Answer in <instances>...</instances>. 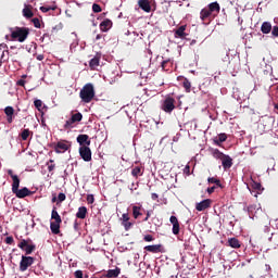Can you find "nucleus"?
Segmentation results:
<instances>
[{
    "instance_id": "1",
    "label": "nucleus",
    "mask_w": 278,
    "mask_h": 278,
    "mask_svg": "<svg viewBox=\"0 0 278 278\" xmlns=\"http://www.w3.org/2000/svg\"><path fill=\"white\" fill-rule=\"evenodd\" d=\"M8 175H10L12 179V192L14 195L17 197V199H25V197H29L31 194V191L27 189V187H24L22 189H18L21 186V179L12 169H8Z\"/></svg>"
},
{
    "instance_id": "2",
    "label": "nucleus",
    "mask_w": 278,
    "mask_h": 278,
    "mask_svg": "<svg viewBox=\"0 0 278 278\" xmlns=\"http://www.w3.org/2000/svg\"><path fill=\"white\" fill-rule=\"evenodd\" d=\"M94 86L92 84H86L79 92V97L83 103H90L94 99Z\"/></svg>"
},
{
    "instance_id": "3",
    "label": "nucleus",
    "mask_w": 278,
    "mask_h": 278,
    "mask_svg": "<svg viewBox=\"0 0 278 278\" xmlns=\"http://www.w3.org/2000/svg\"><path fill=\"white\" fill-rule=\"evenodd\" d=\"M29 36V29L25 27H15L11 29V38L17 42H25Z\"/></svg>"
},
{
    "instance_id": "4",
    "label": "nucleus",
    "mask_w": 278,
    "mask_h": 278,
    "mask_svg": "<svg viewBox=\"0 0 278 278\" xmlns=\"http://www.w3.org/2000/svg\"><path fill=\"white\" fill-rule=\"evenodd\" d=\"M81 118H84V115L81 113L73 114L71 118L65 122L64 128L73 129V127H75V123H81Z\"/></svg>"
},
{
    "instance_id": "5",
    "label": "nucleus",
    "mask_w": 278,
    "mask_h": 278,
    "mask_svg": "<svg viewBox=\"0 0 278 278\" xmlns=\"http://www.w3.org/2000/svg\"><path fill=\"white\" fill-rule=\"evenodd\" d=\"M161 110H163V112H166L167 114H170V112H173V110H175V100H174V98L167 97L163 101Z\"/></svg>"
},
{
    "instance_id": "6",
    "label": "nucleus",
    "mask_w": 278,
    "mask_h": 278,
    "mask_svg": "<svg viewBox=\"0 0 278 278\" xmlns=\"http://www.w3.org/2000/svg\"><path fill=\"white\" fill-rule=\"evenodd\" d=\"M68 149H71V142L66 141V140H61V141L56 142V144L54 147L55 153H66V151H68Z\"/></svg>"
},
{
    "instance_id": "7",
    "label": "nucleus",
    "mask_w": 278,
    "mask_h": 278,
    "mask_svg": "<svg viewBox=\"0 0 278 278\" xmlns=\"http://www.w3.org/2000/svg\"><path fill=\"white\" fill-rule=\"evenodd\" d=\"M79 155L84 160V162L92 161V151L86 146L79 148Z\"/></svg>"
},
{
    "instance_id": "8",
    "label": "nucleus",
    "mask_w": 278,
    "mask_h": 278,
    "mask_svg": "<svg viewBox=\"0 0 278 278\" xmlns=\"http://www.w3.org/2000/svg\"><path fill=\"white\" fill-rule=\"evenodd\" d=\"M34 264V257L31 256H22V260L20 262V270L21 273H25L29 266Z\"/></svg>"
},
{
    "instance_id": "9",
    "label": "nucleus",
    "mask_w": 278,
    "mask_h": 278,
    "mask_svg": "<svg viewBox=\"0 0 278 278\" xmlns=\"http://www.w3.org/2000/svg\"><path fill=\"white\" fill-rule=\"evenodd\" d=\"M212 205V200L206 199L195 204V210L198 212H204V210H207Z\"/></svg>"
},
{
    "instance_id": "10",
    "label": "nucleus",
    "mask_w": 278,
    "mask_h": 278,
    "mask_svg": "<svg viewBox=\"0 0 278 278\" xmlns=\"http://www.w3.org/2000/svg\"><path fill=\"white\" fill-rule=\"evenodd\" d=\"M222 166L225 168V170H227V168H231V166H233V160L231 156L225 154L222 159Z\"/></svg>"
},
{
    "instance_id": "11",
    "label": "nucleus",
    "mask_w": 278,
    "mask_h": 278,
    "mask_svg": "<svg viewBox=\"0 0 278 278\" xmlns=\"http://www.w3.org/2000/svg\"><path fill=\"white\" fill-rule=\"evenodd\" d=\"M71 38L73 42L70 45V51L73 53L77 47H79V39H77V34L72 33Z\"/></svg>"
},
{
    "instance_id": "12",
    "label": "nucleus",
    "mask_w": 278,
    "mask_h": 278,
    "mask_svg": "<svg viewBox=\"0 0 278 278\" xmlns=\"http://www.w3.org/2000/svg\"><path fill=\"white\" fill-rule=\"evenodd\" d=\"M144 251H148L149 253H161L162 244L146 245Z\"/></svg>"
},
{
    "instance_id": "13",
    "label": "nucleus",
    "mask_w": 278,
    "mask_h": 278,
    "mask_svg": "<svg viewBox=\"0 0 278 278\" xmlns=\"http://www.w3.org/2000/svg\"><path fill=\"white\" fill-rule=\"evenodd\" d=\"M138 5L143 10V12H151V3L149 0H139Z\"/></svg>"
},
{
    "instance_id": "14",
    "label": "nucleus",
    "mask_w": 278,
    "mask_h": 278,
    "mask_svg": "<svg viewBox=\"0 0 278 278\" xmlns=\"http://www.w3.org/2000/svg\"><path fill=\"white\" fill-rule=\"evenodd\" d=\"M100 29L101 31H110L112 29V21L111 20H104L102 23H100Z\"/></svg>"
},
{
    "instance_id": "15",
    "label": "nucleus",
    "mask_w": 278,
    "mask_h": 278,
    "mask_svg": "<svg viewBox=\"0 0 278 278\" xmlns=\"http://www.w3.org/2000/svg\"><path fill=\"white\" fill-rule=\"evenodd\" d=\"M121 275V268L116 267L115 269H109L105 274L108 278H116Z\"/></svg>"
},
{
    "instance_id": "16",
    "label": "nucleus",
    "mask_w": 278,
    "mask_h": 278,
    "mask_svg": "<svg viewBox=\"0 0 278 278\" xmlns=\"http://www.w3.org/2000/svg\"><path fill=\"white\" fill-rule=\"evenodd\" d=\"M227 140V134L222 132L214 139V144L217 147H220L222 142H225Z\"/></svg>"
},
{
    "instance_id": "17",
    "label": "nucleus",
    "mask_w": 278,
    "mask_h": 278,
    "mask_svg": "<svg viewBox=\"0 0 278 278\" xmlns=\"http://www.w3.org/2000/svg\"><path fill=\"white\" fill-rule=\"evenodd\" d=\"M86 214H88V208L86 206H80L76 213V217L84 220V218H86Z\"/></svg>"
},
{
    "instance_id": "18",
    "label": "nucleus",
    "mask_w": 278,
    "mask_h": 278,
    "mask_svg": "<svg viewBox=\"0 0 278 278\" xmlns=\"http://www.w3.org/2000/svg\"><path fill=\"white\" fill-rule=\"evenodd\" d=\"M185 36H186V25H182L175 30V38H185Z\"/></svg>"
},
{
    "instance_id": "19",
    "label": "nucleus",
    "mask_w": 278,
    "mask_h": 278,
    "mask_svg": "<svg viewBox=\"0 0 278 278\" xmlns=\"http://www.w3.org/2000/svg\"><path fill=\"white\" fill-rule=\"evenodd\" d=\"M88 135H79L77 137L78 144H87V147H90V140H88Z\"/></svg>"
},
{
    "instance_id": "20",
    "label": "nucleus",
    "mask_w": 278,
    "mask_h": 278,
    "mask_svg": "<svg viewBox=\"0 0 278 278\" xmlns=\"http://www.w3.org/2000/svg\"><path fill=\"white\" fill-rule=\"evenodd\" d=\"M273 30V25L270 22H264L261 26V31L262 34H268L269 31Z\"/></svg>"
},
{
    "instance_id": "21",
    "label": "nucleus",
    "mask_w": 278,
    "mask_h": 278,
    "mask_svg": "<svg viewBox=\"0 0 278 278\" xmlns=\"http://www.w3.org/2000/svg\"><path fill=\"white\" fill-rule=\"evenodd\" d=\"M51 219L54 220V223H62V217L58 213V208L56 207H53V210H52Z\"/></svg>"
},
{
    "instance_id": "22",
    "label": "nucleus",
    "mask_w": 278,
    "mask_h": 278,
    "mask_svg": "<svg viewBox=\"0 0 278 278\" xmlns=\"http://www.w3.org/2000/svg\"><path fill=\"white\" fill-rule=\"evenodd\" d=\"M62 223H58V222H51L50 223V229H51L52 233H54V235L60 233V225Z\"/></svg>"
},
{
    "instance_id": "23",
    "label": "nucleus",
    "mask_w": 278,
    "mask_h": 278,
    "mask_svg": "<svg viewBox=\"0 0 278 278\" xmlns=\"http://www.w3.org/2000/svg\"><path fill=\"white\" fill-rule=\"evenodd\" d=\"M228 245H230L231 249H240V247H241L240 240H238L236 238H230V239H228Z\"/></svg>"
},
{
    "instance_id": "24",
    "label": "nucleus",
    "mask_w": 278,
    "mask_h": 278,
    "mask_svg": "<svg viewBox=\"0 0 278 278\" xmlns=\"http://www.w3.org/2000/svg\"><path fill=\"white\" fill-rule=\"evenodd\" d=\"M23 16H25V18H31V16H34V12H31V8H29V5L25 4V8L23 9Z\"/></svg>"
},
{
    "instance_id": "25",
    "label": "nucleus",
    "mask_w": 278,
    "mask_h": 278,
    "mask_svg": "<svg viewBox=\"0 0 278 278\" xmlns=\"http://www.w3.org/2000/svg\"><path fill=\"white\" fill-rule=\"evenodd\" d=\"M211 153H212V155H213V157H215V160H220L222 161V159L224 157V153L223 152H220V150H218V149H212L211 150Z\"/></svg>"
},
{
    "instance_id": "26",
    "label": "nucleus",
    "mask_w": 278,
    "mask_h": 278,
    "mask_svg": "<svg viewBox=\"0 0 278 278\" xmlns=\"http://www.w3.org/2000/svg\"><path fill=\"white\" fill-rule=\"evenodd\" d=\"M208 10L212 12H220V4L218 2H213L208 5Z\"/></svg>"
},
{
    "instance_id": "27",
    "label": "nucleus",
    "mask_w": 278,
    "mask_h": 278,
    "mask_svg": "<svg viewBox=\"0 0 278 278\" xmlns=\"http://www.w3.org/2000/svg\"><path fill=\"white\" fill-rule=\"evenodd\" d=\"M212 11L210 9H203L200 13V18L202 21H205V18H207L208 16H211Z\"/></svg>"
},
{
    "instance_id": "28",
    "label": "nucleus",
    "mask_w": 278,
    "mask_h": 278,
    "mask_svg": "<svg viewBox=\"0 0 278 278\" xmlns=\"http://www.w3.org/2000/svg\"><path fill=\"white\" fill-rule=\"evenodd\" d=\"M131 175L132 177H136V179H138V177L142 175V168H140V166L134 167L131 170Z\"/></svg>"
},
{
    "instance_id": "29",
    "label": "nucleus",
    "mask_w": 278,
    "mask_h": 278,
    "mask_svg": "<svg viewBox=\"0 0 278 278\" xmlns=\"http://www.w3.org/2000/svg\"><path fill=\"white\" fill-rule=\"evenodd\" d=\"M182 86H184L186 92H190V90L192 88V84L190 83V80L188 78L184 79Z\"/></svg>"
},
{
    "instance_id": "30",
    "label": "nucleus",
    "mask_w": 278,
    "mask_h": 278,
    "mask_svg": "<svg viewBox=\"0 0 278 278\" xmlns=\"http://www.w3.org/2000/svg\"><path fill=\"white\" fill-rule=\"evenodd\" d=\"M89 66L90 68H92V71H94V68L99 66V58L94 56L93 59H91L89 62Z\"/></svg>"
},
{
    "instance_id": "31",
    "label": "nucleus",
    "mask_w": 278,
    "mask_h": 278,
    "mask_svg": "<svg viewBox=\"0 0 278 278\" xmlns=\"http://www.w3.org/2000/svg\"><path fill=\"white\" fill-rule=\"evenodd\" d=\"M141 207L140 206H132V215L134 218H138V216H142V213L140 212Z\"/></svg>"
},
{
    "instance_id": "32",
    "label": "nucleus",
    "mask_w": 278,
    "mask_h": 278,
    "mask_svg": "<svg viewBox=\"0 0 278 278\" xmlns=\"http://www.w3.org/2000/svg\"><path fill=\"white\" fill-rule=\"evenodd\" d=\"M34 249H36L35 245H29V243L26 245V248H24V251L26 253V255H31V253H34Z\"/></svg>"
},
{
    "instance_id": "33",
    "label": "nucleus",
    "mask_w": 278,
    "mask_h": 278,
    "mask_svg": "<svg viewBox=\"0 0 278 278\" xmlns=\"http://www.w3.org/2000/svg\"><path fill=\"white\" fill-rule=\"evenodd\" d=\"M4 114H5L7 116H14V108H12V106H7V108L4 109Z\"/></svg>"
},
{
    "instance_id": "34",
    "label": "nucleus",
    "mask_w": 278,
    "mask_h": 278,
    "mask_svg": "<svg viewBox=\"0 0 278 278\" xmlns=\"http://www.w3.org/2000/svg\"><path fill=\"white\" fill-rule=\"evenodd\" d=\"M31 134V131L29 129H24L21 134V138L22 140H27V138H29V135Z\"/></svg>"
},
{
    "instance_id": "35",
    "label": "nucleus",
    "mask_w": 278,
    "mask_h": 278,
    "mask_svg": "<svg viewBox=\"0 0 278 278\" xmlns=\"http://www.w3.org/2000/svg\"><path fill=\"white\" fill-rule=\"evenodd\" d=\"M208 184H215L216 186H218V188H220V180H218V178H215V177H210L207 179Z\"/></svg>"
},
{
    "instance_id": "36",
    "label": "nucleus",
    "mask_w": 278,
    "mask_h": 278,
    "mask_svg": "<svg viewBox=\"0 0 278 278\" xmlns=\"http://www.w3.org/2000/svg\"><path fill=\"white\" fill-rule=\"evenodd\" d=\"M122 225H123V227H124V229H125L126 231H129L130 227H134V224H132L131 222H129V220H127V222H122Z\"/></svg>"
},
{
    "instance_id": "37",
    "label": "nucleus",
    "mask_w": 278,
    "mask_h": 278,
    "mask_svg": "<svg viewBox=\"0 0 278 278\" xmlns=\"http://www.w3.org/2000/svg\"><path fill=\"white\" fill-rule=\"evenodd\" d=\"M41 12L47 13V12H51V10H55V7H49V5H45V7H40Z\"/></svg>"
},
{
    "instance_id": "38",
    "label": "nucleus",
    "mask_w": 278,
    "mask_h": 278,
    "mask_svg": "<svg viewBox=\"0 0 278 278\" xmlns=\"http://www.w3.org/2000/svg\"><path fill=\"white\" fill-rule=\"evenodd\" d=\"M48 170L49 173H52V170H55V164H53V160H50L48 163Z\"/></svg>"
},
{
    "instance_id": "39",
    "label": "nucleus",
    "mask_w": 278,
    "mask_h": 278,
    "mask_svg": "<svg viewBox=\"0 0 278 278\" xmlns=\"http://www.w3.org/2000/svg\"><path fill=\"white\" fill-rule=\"evenodd\" d=\"M172 231H173L174 236H179V223L173 225Z\"/></svg>"
},
{
    "instance_id": "40",
    "label": "nucleus",
    "mask_w": 278,
    "mask_h": 278,
    "mask_svg": "<svg viewBox=\"0 0 278 278\" xmlns=\"http://www.w3.org/2000/svg\"><path fill=\"white\" fill-rule=\"evenodd\" d=\"M34 105L40 112V109L42 108V100H35Z\"/></svg>"
},
{
    "instance_id": "41",
    "label": "nucleus",
    "mask_w": 278,
    "mask_h": 278,
    "mask_svg": "<svg viewBox=\"0 0 278 278\" xmlns=\"http://www.w3.org/2000/svg\"><path fill=\"white\" fill-rule=\"evenodd\" d=\"M27 240L23 239L20 243H18V249H22V251H24V249L26 248L27 245Z\"/></svg>"
},
{
    "instance_id": "42",
    "label": "nucleus",
    "mask_w": 278,
    "mask_h": 278,
    "mask_svg": "<svg viewBox=\"0 0 278 278\" xmlns=\"http://www.w3.org/2000/svg\"><path fill=\"white\" fill-rule=\"evenodd\" d=\"M92 11L96 13V14H99V12H101V5L94 3L92 5Z\"/></svg>"
},
{
    "instance_id": "43",
    "label": "nucleus",
    "mask_w": 278,
    "mask_h": 278,
    "mask_svg": "<svg viewBox=\"0 0 278 278\" xmlns=\"http://www.w3.org/2000/svg\"><path fill=\"white\" fill-rule=\"evenodd\" d=\"M169 223H172V225H177L179 224V220L177 219V216L172 215L169 218Z\"/></svg>"
},
{
    "instance_id": "44",
    "label": "nucleus",
    "mask_w": 278,
    "mask_h": 278,
    "mask_svg": "<svg viewBox=\"0 0 278 278\" xmlns=\"http://www.w3.org/2000/svg\"><path fill=\"white\" fill-rule=\"evenodd\" d=\"M87 203H89L90 205H92V203H94V195L93 194H88L87 195Z\"/></svg>"
},
{
    "instance_id": "45",
    "label": "nucleus",
    "mask_w": 278,
    "mask_h": 278,
    "mask_svg": "<svg viewBox=\"0 0 278 278\" xmlns=\"http://www.w3.org/2000/svg\"><path fill=\"white\" fill-rule=\"evenodd\" d=\"M58 201H59V203H62V201H66V194H64V193H59V195H58Z\"/></svg>"
},
{
    "instance_id": "46",
    "label": "nucleus",
    "mask_w": 278,
    "mask_h": 278,
    "mask_svg": "<svg viewBox=\"0 0 278 278\" xmlns=\"http://www.w3.org/2000/svg\"><path fill=\"white\" fill-rule=\"evenodd\" d=\"M127 220H129V213H124L122 215V223H127Z\"/></svg>"
},
{
    "instance_id": "47",
    "label": "nucleus",
    "mask_w": 278,
    "mask_h": 278,
    "mask_svg": "<svg viewBox=\"0 0 278 278\" xmlns=\"http://www.w3.org/2000/svg\"><path fill=\"white\" fill-rule=\"evenodd\" d=\"M271 36H274L275 38H278V26H274L271 30Z\"/></svg>"
},
{
    "instance_id": "48",
    "label": "nucleus",
    "mask_w": 278,
    "mask_h": 278,
    "mask_svg": "<svg viewBox=\"0 0 278 278\" xmlns=\"http://www.w3.org/2000/svg\"><path fill=\"white\" fill-rule=\"evenodd\" d=\"M143 240H144L146 242H153V236H152V235H146L144 238H143Z\"/></svg>"
},
{
    "instance_id": "49",
    "label": "nucleus",
    "mask_w": 278,
    "mask_h": 278,
    "mask_svg": "<svg viewBox=\"0 0 278 278\" xmlns=\"http://www.w3.org/2000/svg\"><path fill=\"white\" fill-rule=\"evenodd\" d=\"M74 276H75L76 278H84V271H81V270H76V271L74 273Z\"/></svg>"
},
{
    "instance_id": "50",
    "label": "nucleus",
    "mask_w": 278,
    "mask_h": 278,
    "mask_svg": "<svg viewBox=\"0 0 278 278\" xmlns=\"http://www.w3.org/2000/svg\"><path fill=\"white\" fill-rule=\"evenodd\" d=\"M5 243L7 244H14V238L13 237H7L5 238Z\"/></svg>"
},
{
    "instance_id": "51",
    "label": "nucleus",
    "mask_w": 278,
    "mask_h": 278,
    "mask_svg": "<svg viewBox=\"0 0 278 278\" xmlns=\"http://www.w3.org/2000/svg\"><path fill=\"white\" fill-rule=\"evenodd\" d=\"M33 23H34L35 27L40 28V20L34 18Z\"/></svg>"
},
{
    "instance_id": "52",
    "label": "nucleus",
    "mask_w": 278,
    "mask_h": 278,
    "mask_svg": "<svg viewBox=\"0 0 278 278\" xmlns=\"http://www.w3.org/2000/svg\"><path fill=\"white\" fill-rule=\"evenodd\" d=\"M214 190H216V186H213V187L207 188V189H206V192H207L208 194H212V193H214Z\"/></svg>"
},
{
    "instance_id": "53",
    "label": "nucleus",
    "mask_w": 278,
    "mask_h": 278,
    "mask_svg": "<svg viewBox=\"0 0 278 278\" xmlns=\"http://www.w3.org/2000/svg\"><path fill=\"white\" fill-rule=\"evenodd\" d=\"M36 59L39 61V62H42V60H45V54H38L36 56Z\"/></svg>"
},
{
    "instance_id": "54",
    "label": "nucleus",
    "mask_w": 278,
    "mask_h": 278,
    "mask_svg": "<svg viewBox=\"0 0 278 278\" xmlns=\"http://www.w3.org/2000/svg\"><path fill=\"white\" fill-rule=\"evenodd\" d=\"M151 199H152L153 201H157V199H159L157 193H152Z\"/></svg>"
},
{
    "instance_id": "55",
    "label": "nucleus",
    "mask_w": 278,
    "mask_h": 278,
    "mask_svg": "<svg viewBox=\"0 0 278 278\" xmlns=\"http://www.w3.org/2000/svg\"><path fill=\"white\" fill-rule=\"evenodd\" d=\"M17 86H25V80L24 79H20L17 81Z\"/></svg>"
},
{
    "instance_id": "56",
    "label": "nucleus",
    "mask_w": 278,
    "mask_h": 278,
    "mask_svg": "<svg viewBox=\"0 0 278 278\" xmlns=\"http://www.w3.org/2000/svg\"><path fill=\"white\" fill-rule=\"evenodd\" d=\"M166 64H168V61H163L162 62L161 66H162L163 71H164V68H166Z\"/></svg>"
},
{
    "instance_id": "57",
    "label": "nucleus",
    "mask_w": 278,
    "mask_h": 278,
    "mask_svg": "<svg viewBox=\"0 0 278 278\" xmlns=\"http://www.w3.org/2000/svg\"><path fill=\"white\" fill-rule=\"evenodd\" d=\"M150 217H151V213L148 212V213H147V216H146V218H144L143 220L147 222V220H149Z\"/></svg>"
},
{
    "instance_id": "58",
    "label": "nucleus",
    "mask_w": 278,
    "mask_h": 278,
    "mask_svg": "<svg viewBox=\"0 0 278 278\" xmlns=\"http://www.w3.org/2000/svg\"><path fill=\"white\" fill-rule=\"evenodd\" d=\"M102 36L101 35H97L96 36V40H101Z\"/></svg>"
},
{
    "instance_id": "59",
    "label": "nucleus",
    "mask_w": 278,
    "mask_h": 278,
    "mask_svg": "<svg viewBox=\"0 0 278 278\" xmlns=\"http://www.w3.org/2000/svg\"><path fill=\"white\" fill-rule=\"evenodd\" d=\"M8 123H12V116H8Z\"/></svg>"
},
{
    "instance_id": "60",
    "label": "nucleus",
    "mask_w": 278,
    "mask_h": 278,
    "mask_svg": "<svg viewBox=\"0 0 278 278\" xmlns=\"http://www.w3.org/2000/svg\"><path fill=\"white\" fill-rule=\"evenodd\" d=\"M55 201H58V198H56V197H53V198H52V203H55Z\"/></svg>"
},
{
    "instance_id": "61",
    "label": "nucleus",
    "mask_w": 278,
    "mask_h": 278,
    "mask_svg": "<svg viewBox=\"0 0 278 278\" xmlns=\"http://www.w3.org/2000/svg\"><path fill=\"white\" fill-rule=\"evenodd\" d=\"M185 170H190V165H187Z\"/></svg>"
},
{
    "instance_id": "62",
    "label": "nucleus",
    "mask_w": 278,
    "mask_h": 278,
    "mask_svg": "<svg viewBox=\"0 0 278 278\" xmlns=\"http://www.w3.org/2000/svg\"><path fill=\"white\" fill-rule=\"evenodd\" d=\"M266 266V270H270V265H265Z\"/></svg>"
},
{
    "instance_id": "63",
    "label": "nucleus",
    "mask_w": 278,
    "mask_h": 278,
    "mask_svg": "<svg viewBox=\"0 0 278 278\" xmlns=\"http://www.w3.org/2000/svg\"><path fill=\"white\" fill-rule=\"evenodd\" d=\"M275 110H278V104H274Z\"/></svg>"
},
{
    "instance_id": "64",
    "label": "nucleus",
    "mask_w": 278,
    "mask_h": 278,
    "mask_svg": "<svg viewBox=\"0 0 278 278\" xmlns=\"http://www.w3.org/2000/svg\"><path fill=\"white\" fill-rule=\"evenodd\" d=\"M110 81V84H112L114 80H109Z\"/></svg>"
}]
</instances>
